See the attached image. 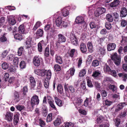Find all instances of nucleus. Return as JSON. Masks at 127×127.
<instances>
[{
    "label": "nucleus",
    "mask_w": 127,
    "mask_h": 127,
    "mask_svg": "<svg viewBox=\"0 0 127 127\" xmlns=\"http://www.w3.org/2000/svg\"><path fill=\"white\" fill-rule=\"evenodd\" d=\"M111 58L117 66L120 65L121 61V57L120 56L118 55L116 53L112 54L111 56Z\"/></svg>",
    "instance_id": "1"
},
{
    "label": "nucleus",
    "mask_w": 127,
    "mask_h": 127,
    "mask_svg": "<svg viewBox=\"0 0 127 127\" xmlns=\"http://www.w3.org/2000/svg\"><path fill=\"white\" fill-rule=\"evenodd\" d=\"M51 76V72L50 70H48L46 74V77L45 79L44 82V85L46 88H47L49 87V81L50 79Z\"/></svg>",
    "instance_id": "2"
},
{
    "label": "nucleus",
    "mask_w": 127,
    "mask_h": 127,
    "mask_svg": "<svg viewBox=\"0 0 127 127\" xmlns=\"http://www.w3.org/2000/svg\"><path fill=\"white\" fill-rule=\"evenodd\" d=\"M69 37L71 43L73 45L77 46L78 44V41L75 34L72 33H70Z\"/></svg>",
    "instance_id": "3"
},
{
    "label": "nucleus",
    "mask_w": 127,
    "mask_h": 127,
    "mask_svg": "<svg viewBox=\"0 0 127 127\" xmlns=\"http://www.w3.org/2000/svg\"><path fill=\"white\" fill-rule=\"evenodd\" d=\"M39 100L37 96L35 95L32 97L31 103L32 107L35 105H38L39 104Z\"/></svg>",
    "instance_id": "4"
},
{
    "label": "nucleus",
    "mask_w": 127,
    "mask_h": 127,
    "mask_svg": "<svg viewBox=\"0 0 127 127\" xmlns=\"http://www.w3.org/2000/svg\"><path fill=\"white\" fill-rule=\"evenodd\" d=\"M58 41L56 43V45L58 46L61 43L65 42L66 41L65 37L63 34H59L58 35Z\"/></svg>",
    "instance_id": "5"
},
{
    "label": "nucleus",
    "mask_w": 127,
    "mask_h": 127,
    "mask_svg": "<svg viewBox=\"0 0 127 127\" xmlns=\"http://www.w3.org/2000/svg\"><path fill=\"white\" fill-rule=\"evenodd\" d=\"M13 115V114L11 112H7L5 116V119L8 121L11 122L12 121Z\"/></svg>",
    "instance_id": "6"
},
{
    "label": "nucleus",
    "mask_w": 127,
    "mask_h": 127,
    "mask_svg": "<svg viewBox=\"0 0 127 127\" xmlns=\"http://www.w3.org/2000/svg\"><path fill=\"white\" fill-rule=\"evenodd\" d=\"M12 98L13 99L15 102H18L20 100L19 92L16 91H14L13 94Z\"/></svg>",
    "instance_id": "7"
},
{
    "label": "nucleus",
    "mask_w": 127,
    "mask_h": 127,
    "mask_svg": "<svg viewBox=\"0 0 127 127\" xmlns=\"http://www.w3.org/2000/svg\"><path fill=\"white\" fill-rule=\"evenodd\" d=\"M40 60L39 58V56H35L34 57L33 60L34 65L36 66H38L40 63Z\"/></svg>",
    "instance_id": "8"
},
{
    "label": "nucleus",
    "mask_w": 127,
    "mask_h": 127,
    "mask_svg": "<svg viewBox=\"0 0 127 127\" xmlns=\"http://www.w3.org/2000/svg\"><path fill=\"white\" fill-rule=\"evenodd\" d=\"M55 60L57 63L61 64L63 63V60L62 57L56 54L55 56Z\"/></svg>",
    "instance_id": "9"
},
{
    "label": "nucleus",
    "mask_w": 127,
    "mask_h": 127,
    "mask_svg": "<svg viewBox=\"0 0 127 127\" xmlns=\"http://www.w3.org/2000/svg\"><path fill=\"white\" fill-rule=\"evenodd\" d=\"M7 18L9 23L13 25L16 23V21L13 16H8Z\"/></svg>",
    "instance_id": "10"
},
{
    "label": "nucleus",
    "mask_w": 127,
    "mask_h": 127,
    "mask_svg": "<svg viewBox=\"0 0 127 127\" xmlns=\"http://www.w3.org/2000/svg\"><path fill=\"white\" fill-rule=\"evenodd\" d=\"M116 47V45L115 44L110 43L107 45V49L108 51H110L114 50Z\"/></svg>",
    "instance_id": "11"
},
{
    "label": "nucleus",
    "mask_w": 127,
    "mask_h": 127,
    "mask_svg": "<svg viewBox=\"0 0 127 127\" xmlns=\"http://www.w3.org/2000/svg\"><path fill=\"white\" fill-rule=\"evenodd\" d=\"M80 49L81 52L83 53H85L87 51V49L85 44L83 43H81L80 46Z\"/></svg>",
    "instance_id": "12"
},
{
    "label": "nucleus",
    "mask_w": 127,
    "mask_h": 127,
    "mask_svg": "<svg viewBox=\"0 0 127 127\" xmlns=\"http://www.w3.org/2000/svg\"><path fill=\"white\" fill-rule=\"evenodd\" d=\"M20 114L18 113H16L14 116V123L15 125H17L18 122Z\"/></svg>",
    "instance_id": "13"
},
{
    "label": "nucleus",
    "mask_w": 127,
    "mask_h": 127,
    "mask_svg": "<svg viewBox=\"0 0 127 127\" xmlns=\"http://www.w3.org/2000/svg\"><path fill=\"white\" fill-rule=\"evenodd\" d=\"M63 21L62 18L61 17H58L56 20L55 23L56 25L58 27H61Z\"/></svg>",
    "instance_id": "14"
},
{
    "label": "nucleus",
    "mask_w": 127,
    "mask_h": 127,
    "mask_svg": "<svg viewBox=\"0 0 127 127\" xmlns=\"http://www.w3.org/2000/svg\"><path fill=\"white\" fill-rule=\"evenodd\" d=\"M127 14V10L125 7L122 8L120 12V16L122 17H126Z\"/></svg>",
    "instance_id": "15"
},
{
    "label": "nucleus",
    "mask_w": 127,
    "mask_h": 127,
    "mask_svg": "<svg viewBox=\"0 0 127 127\" xmlns=\"http://www.w3.org/2000/svg\"><path fill=\"white\" fill-rule=\"evenodd\" d=\"M125 105V103H121L119 104L116 107L115 111L118 112L120 111L123 108Z\"/></svg>",
    "instance_id": "16"
},
{
    "label": "nucleus",
    "mask_w": 127,
    "mask_h": 127,
    "mask_svg": "<svg viewBox=\"0 0 127 127\" xmlns=\"http://www.w3.org/2000/svg\"><path fill=\"white\" fill-rule=\"evenodd\" d=\"M119 76L120 77H122L123 80L126 82L127 80V74L125 73H121L118 74Z\"/></svg>",
    "instance_id": "17"
},
{
    "label": "nucleus",
    "mask_w": 127,
    "mask_h": 127,
    "mask_svg": "<svg viewBox=\"0 0 127 127\" xmlns=\"http://www.w3.org/2000/svg\"><path fill=\"white\" fill-rule=\"evenodd\" d=\"M75 21L77 23L80 24L85 21L83 18L82 17L80 16L77 17Z\"/></svg>",
    "instance_id": "18"
},
{
    "label": "nucleus",
    "mask_w": 127,
    "mask_h": 127,
    "mask_svg": "<svg viewBox=\"0 0 127 127\" xmlns=\"http://www.w3.org/2000/svg\"><path fill=\"white\" fill-rule=\"evenodd\" d=\"M119 3L120 1L119 0H114L113 2L110 3V6L111 7H116L118 6Z\"/></svg>",
    "instance_id": "19"
},
{
    "label": "nucleus",
    "mask_w": 127,
    "mask_h": 127,
    "mask_svg": "<svg viewBox=\"0 0 127 127\" xmlns=\"http://www.w3.org/2000/svg\"><path fill=\"white\" fill-rule=\"evenodd\" d=\"M31 39L30 38H27V40L26 41V47L27 48H29L31 46Z\"/></svg>",
    "instance_id": "20"
},
{
    "label": "nucleus",
    "mask_w": 127,
    "mask_h": 127,
    "mask_svg": "<svg viewBox=\"0 0 127 127\" xmlns=\"http://www.w3.org/2000/svg\"><path fill=\"white\" fill-rule=\"evenodd\" d=\"M18 32L20 33L24 34L25 33V28L24 25H20L18 28Z\"/></svg>",
    "instance_id": "21"
},
{
    "label": "nucleus",
    "mask_w": 127,
    "mask_h": 127,
    "mask_svg": "<svg viewBox=\"0 0 127 127\" xmlns=\"http://www.w3.org/2000/svg\"><path fill=\"white\" fill-rule=\"evenodd\" d=\"M28 90L27 87V86H25L23 89V93L22 96V98L26 97V93L28 92Z\"/></svg>",
    "instance_id": "22"
},
{
    "label": "nucleus",
    "mask_w": 127,
    "mask_h": 127,
    "mask_svg": "<svg viewBox=\"0 0 127 127\" xmlns=\"http://www.w3.org/2000/svg\"><path fill=\"white\" fill-rule=\"evenodd\" d=\"M43 30L41 29H39L38 30L36 33V34L38 37V38L39 37H41L43 35Z\"/></svg>",
    "instance_id": "23"
},
{
    "label": "nucleus",
    "mask_w": 127,
    "mask_h": 127,
    "mask_svg": "<svg viewBox=\"0 0 127 127\" xmlns=\"http://www.w3.org/2000/svg\"><path fill=\"white\" fill-rule=\"evenodd\" d=\"M62 14L63 16L66 17L69 14V11L68 10L65 8H64L61 11Z\"/></svg>",
    "instance_id": "24"
},
{
    "label": "nucleus",
    "mask_w": 127,
    "mask_h": 127,
    "mask_svg": "<svg viewBox=\"0 0 127 127\" xmlns=\"http://www.w3.org/2000/svg\"><path fill=\"white\" fill-rule=\"evenodd\" d=\"M55 101L57 105L59 106H61L63 105L62 101L58 98L57 97L55 98Z\"/></svg>",
    "instance_id": "25"
},
{
    "label": "nucleus",
    "mask_w": 127,
    "mask_h": 127,
    "mask_svg": "<svg viewBox=\"0 0 127 127\" xmlns=\"http://www.w3.org/2000/svg\"><path fill=\"white\" fill-rule=\"evenodd\" d=\"M87 46L89 52L91 53L93 52V50L92 43L90 42H88L87 44Z\"/></svg>",
    "instance_id": "26"
},
{
    "label": "nucleus",
    "mask_w": 127,
    "mask_h": 127,
    "mask_svg": "<svg viewBox=\"0 0 127 127\" xmlns=\"http://www.w3.org/2000/svg\"><path fill=\"white\" fill-rule=\"evenodd\" d=\"M14 37L16 39L21 40L23 38V36L19 34H15L14 35Z\"/></svg>",
    "instance_id": "27"
},
{
    "label": "nucleus",
    "mask_w": 127,
    "mask_h": 127,
    "mask_svg": "<svg viewBox=\"0 0 127 127\" xmlns=\"http://www.w3.org/2000/svg\"><path fill=\"white\" fill-rule=\"evenodd\" d=\"M30 80L31 85L32 87H34L35 85V81L34 78L32 77H31L30 78Z\"/></svg>",
    "instance_id": "28"
},
{
    "label": "nucleus",
    "mask_w": 127,
    "mask_h": 127,
    "mask_svg": "<svg viewBox=\"0 0 127 127\" xmlns=\"http://www.w3.org/2000/svg\"><path fill=\"white\" fill-rule=\"evenodd\" d=\"M61 123V119L60 118H58L54 122V124L55 126H57L59 125Z\"/></svg>",
    "instance_id": "29"
},
{
    "label": "nucleus",
    "mask_w": 127,
    "mask_h": 127,
    "mask_svg": "<svg viewBox=\"0 0 127 127\" xmlns=\"http://www.w3.org/2000/svg\"><path fill=\"white\" fill-rule=\"evenodd\" d=\"M108 87L113 92L115 91L117 89L116 86L114 85L110 84L108 85Z\"/></svg>",
    "instance_id": "30"
},
{
    "label": "nucleus",
    "mask_w": 127,
    "mask_h": 127,
    "mask_svg": "<svg viewBox=\"0 0 127 127\" xmlns=\"http://www.w3.org/2000/svg\"><path fill=\"white\" fill-rule=\"evenodd\" d=\"M106 19L107 21L110 22H112L113 20V18L112 16L110 14H107L106 16Z\"/></svg>",
    "instance_id": "31"
},
{
    "label": "nucleus",
    "mask_w": 127,
    "mask_h": 127,
    "mask_svg": "<svg viewBox=\"0 0 127 127\" xmlns=\"http://www.w3.org/2000/svg\"><path fill=\"white\" fill-rule=\"evenodd\" d=\"M86 78L88 86L90 87H93V85L92 84L91 80L90 79L89 77H87Z\"/></svg>",
    "instance_id": "32"
},
{
    "label": "nucleus",
    "mask_w": 127,
    "mask_h": 127,
    "mask_svg": "<svg viewBox=\"0 0 127 127\" xmlns=\"http://www.w3.org/2000/svg\"><path fill=\"white\" fill-rule=\"evenodd\" d=\"M57 89L58 91L60 94H62L63 93V89L61 85L59 84L58 85Z\"/></svg>",
    "instance_id": "33"
},
{
    "label": "nucleus",
    "mask_w": 127,
    "mask_h": 127,
    "mask_svg": "<svg viewBox=\"0 0 127 127\" xmlns=\"http://www.w3.org/2000/svg\"><path fill=\"white\" fill-rule=\"evenodd\" d=\"M103 69L104 72H108V73L111 70L110 67L106 64L104 66Z\"/></svg>",
    "instance_id": "34"
},
{
    "label": "nucleus",
    "mask_w": 127,
    "mask_h": 127,
    "mask_svg": "<svg viewBox=\"0 0 127 127\" xmlns=\"http://www.w3.org/2000/svg\"><path fill=\"white\" fill-rule=\"evenodd\" d=\"M9 65L6 62H4L1 64V66L3 69H6L8 68Z\"/></svg>",
    "instance_id": "35"
},
{
    "label": "nucleus",
    "mask_w": 127,
    "mask_h": 127,
    "mask_svg": "<svg viewBox=\"0 0 127 127\" xmlns=\"http://www.w3.org/2000/svg\"><path fill=\"white\" fill-rule=\"evenodd\" d=\"M100 74V72L98 71H95L93 73L92 76L95 77L99 76Z\"/></svg>",
    "instance_id": "36"
},
{
    "label": "nucleus",
    "mask_w": 127,
    "mask_h": 127,
    "mask_svg": "<svg viewBox=\"0 0 127 127\" xmlns=\"http://www.w3.org/2000/svg\"><path fill=\"white\" fill-rule=\"evenodd\" d=\"M104 120V119L102 116H100L97 117L96 119V122L98 123L102 122Z\"/></svg>",
    "instance_id": "37"
},
{
    "label": "nucleus",
    "mask_w": 127,
    "mask_h": 127,
    "mask_svg": "<svg viewBox=\"0 0 127 127\" xmlns=\"http://www.w3.org/2000/svg\"><path fill=\"white\" fill-rule=\"evenodd\" d=\"M86 73V70L85 69H83L81 70L79 73V76L82 77L84 76Z\"/></svg>",
    "instance_id": "38"
},
{
    "label": "nucleus",
    "mask_w": 127,
    "mask_h": 127,
    "mask_svg": "<svg viewBox=\"0 0 127 127\" xmlns=\"http://www.w3.org/2000/svg\"><path fill=\"white\" fill-rule=\"evenodd\" d=\"M99 52H100L101 54L104 55L105 53V49L104 47H100L99 49Z\"/></svg>",
    "instance_id": "39"
},
{
    "label": "nucleus",
    "mask_w": 127,
    "mask_h": 127,
    "mask_svg": "<svg viewBox=\"0 0 127 127\" xmlns=\"http://www.w3.org/2000/svg\"><path fill=\"white\" fill-rule=\"evenodd\" d=\"M20 66L21 68H24L26 66V63L24 61H22L20 64Z\"/></svg>",
    "instance_id": "40"
},
{
    "label": "nucleus",
    "mask_w": 127,
    "mask_h": 127,
    "mask_svg": "<svg viewBox=\"0 0 127 127\" xmlns=\"http://www.w3.org/2000/svg\"><path fill=\"white\" fill-rule=\"evenodd\" d=\"M121 22V26L123 27H125L127 25L126 27L127 28V21L124 20H122Z\"/></svg>",
    "instance_id": "41"
},
{
    "label": "nucleus",
    "mask_w": 127,
    "mask_h": 127,
    "mask_svg": "<svg viewBox=\"0 0 127 127\" xmlns=\"http://www.w3.org/2000/svg\"><path fill=\"white\" fill-rule=\"evenodd\" d=\"M109 73L115 77H116L117 76L116 71L115 70L111 69Z\"/></svg>",
    "instance_id": "42"
},
{
    "label": "nucleus",
    "mask_w": 127,
    "mask_h": 127,
    "mask_svg": "<svg viewBox=\"0 0 127 127\" xmlns=\"http://www.w3.org/2000/svg\"><path fill=\"white\" fill-rule=\"evenodd\" d=\"M52 114L50 113L47 116V122H49L51 121L52 120Z\"/></svg>",
    "instance_id": "43"
},
{
    "label": "nucleus",
    "mask_w": 127,
    "mask_h": 127,
    "mask_svg": "<svg viewBox=\"0 0 127 127\" xmlns=\"http://www.w3.org/2000/svg\"><path fill=\"white\" fill-rule=\"evenodd\" d=\"M44 55L46 57H48L49 55V49L48 47H47L45 49Z\"/></svg>",
    "instance_id": "44"
},
{
    "label": "nucleus",
    "mask_w": 127,
    "mask_h": 127,
    "mask_svg": "<svg viewBox=\"0 0 127 127\" xmlns=\"http://www.w3.org/2000/svg\"><path fill=\"white\" fill-rule=\"evenodd\" d=\"M17 109L19 111H21L22 110H24L25 107L22 105H18L16 106Z\"/></svg>",
    "instance_id": "45"
},
{
    "label": "nucleus",
    "mask_w": 127,
    "mask_h": 127,
    "mask_svg": "<svg viewBox=\"0 0 127 127\" xmlns=\"http://www.w3.org/2000/svg\"><path fill=\"white\" fill-rule=\"evenodd\" d=\"M43 42V41H41L38 44V51L39 52H41L42 51V46L41 44Z\"/></svg>",
    "instance_id": "46"
},
{
    "label": "nucleus",
    "mask_w": 127,
    "mask_h": 127,
    "mask_svg": "<svg viewBox=\"0 0 127 127\" xmlns=\"http://www.w3.org/2000/svg\"><path fill=\"white\" fill-rule=\"evenodd\" d=\"M55 69L57 71H60L61 69V67L60 65L58 64H56L54 66Z\"/></svg>",
    "instance_id": "47"
},
{
    "label": "nucleus",
    "mask_w": 127,
    "mask_h": 127,
    "mask_svg": "<svg viewBox=\"0 0 127 127\" xmlns=\"http://www.w3.org/2000/svg\"><path fill=\"white\" fill-rule=\"evenodd\" d=\"M98 8V10H99V11L100 15L105 12L106 9L105 8L103 7H99Z\"/></svg>",
    "instance_id": "48"
},
{
    "label": "nucleus",
    "mask_w": 127,
    "mask_h": 127,
    "mask_svg": "<svg viewBox=\"0 0 127 127\" xmlns=\"http://www.w3.org/2000/svg\"><path fill=\"white\" fill-rule=\"evenodd\" d=\"M93 66L95 67L99 65V62L97 60H95L94 61L92 64Z\"/></svg>",
    "instance_id": "49"
},
{
    "label": "nucleus",
    "mask_w": 127,
    "mask_h": 127,
    "mask_svg": "<svg viewBox=\"0 0 127 127\" xmlns=\"http://www.w3.org/2000/svg\"><path fill=\"white\" fill-rule=\"evenodd\" d=\"M14 58L13 55L12 54H10L7 56V60L8 61H12Z\"/></svg>",
    "instance_id": "50"
},
{
    "label": "nucleus",
    "mask_w": 127,
    "mask_h": 127,
    "mask_svg": "<svg viewBox=\"0 0 127 127\" xmlns=\"http://www.w3.org/2000/svg\"><path fill=\"white\" fill-rule=\"evenodd\" d=\"M9 75L7 73H5L4 74V76L3 78L5 82L7 81L9 78Z\"/></svg>",
    "instance_id": "51"
},
{
    "label": "nucleus",
    "mask_w": 127,
    "mask_h": 127,
    "mask_svg": "<svg viewBox=\"0 0 127 127\" xmlns=\"http://www.w3.org/2000/svg\"><path fill=\"white\" fill-rule=\"evenodd\" d=\"M23 48L22 47H21L19 49L18 52V54L19 56H20L21 55L23 51Z\"/></svg>",
    "instance_id": "52"
},
{
    "label": "nucleus",
    "mask_w": 127,
    "mask_h": 127,
    "mask_svg": "<svg viewBox=\"0 0 127 127\" xmlns=\"http://www.w3.org/2000/svg\"><path fill=\"white\" fill-rule=\"evenodd\" d=\"M76 50L75 49L71 50L69 53V56L71 57H73L74 55V54Z\"/></svg>",
    "instance_id": "53"
},
{
    "label": "nucleus",
    "mask_w": 127,
    "mask_h": 127,
    "mask_svg": "<svg viewBox=\"0 0 127 127\" xmlns=\"http://www.w3.org/2000/svg\"><path fill=\"white\" fill-rule=\"evenodd\" d=\"M120 123V120L119 119L117 118L116 119L115 125L117 127H119V125Z\"/></svg>",
    "instance_id": "54"
},
{
    "label": "nucleus",
    "mask_w": 127,
    "mask_h": 127,
    "mask_svg": "<svg viewBox=\"0 0 127 127\" xmlns=\"http://www.w3.org/2000/svg\"><path fill=\"white\" fill-rule=\"evenodd\" d=\"M95 86L97 90H99L101 88L100 84L98 82H95L94 83Z\"/></svg>",
    "instance_id": "55"
},
{
    "label": "nucleus",
    "mask_w": 127,
    "mask_h": 127,
    "mask_svg": "<svg viewBox=\"0 0 127 127\" xmlns=\"http://www.w3.org/2000/svg\"><path fill=\"white\" fill-rule=\"evenodd\" d=\"M106 28L108 30L110 29L112 27L111 24L109 23H106L105 24Z\"/></svg>",
    "instance_id": "56"
},
{
    "label": "nucleus",
    "mask_w": 127,
    "mask_h": 127,
    "mask_svg": "<svg viewBox=\"0 0 127 127\" xmlns=\"http://www.w3.org/2000/svg\"><path fill=\"white\" fill-rule=\"evenodd\" d=\"M39 124L40 126L41 127H44L45 125V123L41 119H39Z\"/></svg>",
    "instance_id": "57"
},
{
    "label": "nucleus",
    "mask_w": 127,
    "mask_h": 127,
    "mask_svg": "<svg viewBox=\"0 0 127 127\" xmlns=\"http://www.w3.org/2000/svg\"><path fill=\"white\" fill-rule=\"evenodd\" d=\"M70 71V74L71 76H73L75 72V69L73 68H70L69 70Z\"/></svg>",
    "instance_id": "58"
},
{
    "label": "nucleus",
    "mask_w": 127,
    "mask_h": 127,
    "mask_svg": "<svg viewBox=\"0 0 127 127\" xmlns=\"http://www.w3.org/2000/svg\"><path fill=\"white\" fill-rule=\"evenodd\" d=\"M54 101H48V102L51 107L54 109L56 108V107L54 104Z\"/></svg>",
    "instance_id": "59"
},
{
    "label": "nucleus",
    "mask_w": 127,
    "mask_h": 127,
    "mask_svg": "<svg viewBox=\"0 0 127 127\" xmlns=\"http://www.w3.org/2000/svg\"><path fill=\"white\" fill-rule=\"evenodd\" d=\"M99 11V10H98V8L95 12V15L96 17H98L101 15Z\"/></svg>",
    "instance_id": "60"
},
{
    "label": "nucleus",
    "mask_w": 127,
    "mask_h": 127,
    "mask_svg": "<svg viewBox=\"0 0 127 127\" xmlns=\"http://www.w3.org/2000/svg\"><path fill=\"white\" fill-rule=\"evenodd\" d=\"M18 59L17 57H16L13 60V64L16 65L18 64Z\"/></svg>",
    "instance_id": "61"
},
{
    "label": "nucleus",
    "mask_w": 127,
    "mask_h": 127,
    "mask_svg": "<svg viewBox=\"0 0 127 127\" xmlns=\"http://www.w3.org/2000/svg\"><path fill=\"white\" fill-rule=\"evenodd\" d=\"M41 72H40V76H44L47 73L48 71L46 72V71L44 69L41 70Z\"/></svg>",
    "instance_id": "62"
},
{
    "label": "nucleus",
    "mask_w": 127,
    "mask_h": 127,
    "mask_svg": "<svg viewBox=\"0 0 127 127\" xmlns=\"http://www.w3.org/2000/svg\"><path fill=\"white\" fill-rule=\"evenodd\" d=\"M8 53L7 51H3L1 54V57L3 58H4L7 55Z\"/></svg>",
    "instance_id": "63"
},
{
    "label": "nucleus",
    "mask_w": 127,
    "mask_h": 127,
    "mask_svg": "<svg viewBox=\"0 0 127 127\" xmlns=\"http://www.w3.org/2000/svg\"><path fill=\"white\" fill-rule=\"evenodd\" d=\"M73 124L71 123H66L65 125V127H73Z\"/></svg>",
    "instance_id": "64"
}]
</instances>
